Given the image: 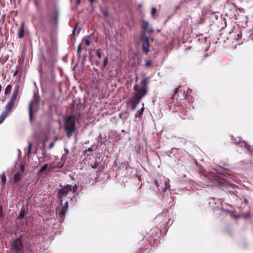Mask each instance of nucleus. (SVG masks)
<instances>
[{
	"instance_id": "nucleus-1",
	"label": "nucleus",
	"mask_w": 253,
	"mask_h": 253,
	"mask_svg": "<svg viewBox=\"0 0 253 253\" xmlns=\"http://www.w3.org/2000/svg\"><path fill=\"white\" fill-rule=\"evenodd\" d=\"M140 40L142 42L143 52L147 55L149 52V38L146 34V33L142 32L140 34Z\"/></svg>"
},
{
	"instance_id": "nucleus-2",
	"label": "nucleus",
	"mask_w": 253,
	"mask_h": 253,
	"mask_svg": "<svg viewBox=\"0 0 253 253\" xmlns=\"http://www.w3.org/2000/svg\"><path fill=\"white\" fill-rule=\"evenodd\" d=\"M77 188L76 186H72L71 185H67L63 187L62 189L59 190L58 192V197L62 201V199L66 197V196L71 193L72 190L74 191Z\"/></svg>"
},
{
	"instance_id": "nucleus-3",
	"label": "nucleus",
	"mask_w": 253,
	"mask_h": 253,
	"mask_svg": "<svg viewBox=\"0 0 253 253\" xmlns=\"http://www.w3.org/2000/svg\"><path fill=\"white\" fill-rule=\"evenodd\" d=\"M12 248L16 253H21L23 249L24 246L21 237L13 240L12 243Z\"/></svg>"
},
{
	"instance_id": "nucleus-4",
	"label": "nucleus",
	"mask_w": 253,
	"mask_h": 253,
	"mask_svg": "<svg viewBox=\"0 0 253 253\" xmlns=\"http://www.w3.org/2000/svg\"><path fill=\"white\" fill-rule=\"evenodd\" d=\"M134 90L135 91V93L134 94V98H137L136 95L138 97H140L142 95V98L147 93V90L144 88L138 87L137 85L135 84L133 87Z\"/></svg>"
},
{
	"instance_id": "nucleus-5",
	"label": "nucleus",
	"mask_w": 253,
	"mask_h": 253,
	"mask_svg": "<svg viewBox=\"0 0 253 253\" xmlns=\"http://www.w3.org/2000/svg\"><path fill=\"white\" fill-rule=\"evenodd\" d=\"M40 101V98L39 96H35L34 100L30 102L29 104V114H30V121L31 122L33 119V111L32 106L33 105H38Z\"/></svg>"
},
{
	"instance_id": "nucleus-6",
	"label": "nucleus",
	"mask_w": 253,
	"mask_h": 253,
	"mask_svg": "<svg viewBox=\"0 0 253 253\" xmlns=\"http://www.w3.org/2000/svg\"><path fill=\"white\" fill-rule=\"evenodd\" d=\"M71 119V117H69L66 121L65 126V130H66V128H68V130H70L73 127H74V130H75V126L76 124L74 122H70Z\"/></svg>"
},
{
	"instance_id": "nucleus-7",
	"label": "nucleus",
	"mask_w": 253,
	"mask_h": 253,
	"mask_svg": "<svg viewBox=\"0 0 253 253\" xmlns=\"http://www.w3.org/2000/svg\"><path fill=\"white\" fill-rule=\"evenodd\" d=\"M25 34V31H24V23L22 22L19 29L18 31V38L19 39H22L24 37Z\"/></svg>"
},
{
	"instance_id": "nucleus-8",
	"label": "nucleus",
	"mask_w": 253,
	"mask_h": 253,
	"mask_svg": "<svg viewBox=\"0 0 253 253\" xmlns=\"http://www.w3.org/2000/svg\"><path fill=\"white\" fill-rule=\"evenodd\" d=\"M10 112V111H7L5 109V111L3 112L0 116V123H2L3 122Z\"/></svg>"
},
{
	"instance_id": "nucleus-9",
	"label": "nucleus",
	"mask_w": 253,
	"mask_h": 253,
	"mask_svg": "<svg viewBox=\"0 0 253 253\" xmlns=\"http://www.w3.org/2000/svg\"><path fill=\"white\" fill-rule=\"evenodd\" d=\"M136 96H137V98H134V99L135 100V102L132 106V109L133 110H135L136 108L137 105L140 103V102L142 99V96L140 97H139V98L138 97V95H136Z\"/></svg>"
},
{
	"instance_id": "nucleus-10",
	"label": "nucleus",
	"mask_w": 253,
	"mask_h": 253,
	"mask_svg": "<svg viewBox=\"0 0 253 253\" xmlns=\"http://www.w3.org/2000/svg\"><path fill=\"white\" fill-rule=\"evenodd\" d=\"M13 105L14 102L9 100L6 104V105H5V109H6L7 111H10Z\"/></svg>"
},
{
	"instance_id": "nucleus-11",
	"label": "nucleus",
	"mask_w": 253,
	"mask_h": 253,
	"mask_svg": "<svg viewBox=\"0 0 253 253\" xmlns=\"http://www.w3.org/2000/svg\"><path fill=\"white\" fill-rule=\"evenodd\" d=\"M27 214V212L24 210L22 209L20 213L17 217L18 219H23L24 218L25 216Z\"/></svg>"
},
{
	"instance_id": "nucleus-12",
	"label": "nucleus",
	"mask_w": 253,
	"mask_h": 253,
	"mask_svg": "<svg viewBox=\"0 0 253 253\" xmlns=\"http://www.w3.org/2000/svg\"><path fill=\"white\" fill-rule=\"evenodd\" d=\"M58 16L59 13L57 10H56L55 15L53 16L52 18L55 25H57L58 23Z\"/></svg>"
},
{
	"instance_id": "nucleus-13",
	"label": "nucleus",
	"mask_w": 253,
	"mask_h": 253,
	"mask_svg": "<svg viewBox=\"0 0 253 253\" xmlns=\"http://www.w3.org/2000/svg\"><path fill=\"white\" fill-rule=\"evenodd\" d=\"M19 91V86L18 85H15L14 90L13 91L12 96L17 97Z\"/></svg>"
},
{
	"instance_id": "nucleus-14",
	"label": "nucleus",
	"mask_w": 253,
	"mask_h": 253,
	"mask_svg": "<svg viewBox=\"0 0 253 253\" xmlns=\"http://www.w3.org/2000/svg\"><path fill=\"white\" fill-rule=\"evenodd\" d=\"M66 134L68 138H70L72 135L74 131V127H73L72 128H71L70 130H68V128L66 129Z\"/></svg>"
},
{
	"instance_id": "nucleus-15",
	"label": "nucleus",
	"mask_w": 253,
	"mask_h": 253,
	"mask_svg": "<svg viewBox=\"0 0 253 253\" xmlns=\"http://www.w3.org/2000/svg\"><path fill=\"white\" fill-rule=\"evenodd\" d=\"M143 24L142 25V28L144 30H146L149 25V22L147 21H145L144 20H142Z\"/></svg>"
},
{
	"instance_id": "nucleus-16",
	"label": "nucleus",
	"mask_w": 253,
	"mask_h": 253,
	"mask_svg": "<svg viewBox=\"0 0 253 253\" xmlns=\"http://www.w3.org/2000/svg\"><path fill=\"white\" fill-rule=\"evenodd\" d=\"M142 105H143V107L135 114V118L140 117L142 115V114H143V111H144V104L143 103Z\"/></svg>"
},
{
	"instance_id": "nucleus-17",
	"label": "nucleus",
	"mask_w": 253,
	"mask_h": 253,
	"mask_svg": "<svg viewBox=\"0 0 253 253\" xmlns=\"http://www.w3.org/2000/svg\"><path fill=\"white\" fill-rule=\"evenodd\" d=\"M141 84L142 85V87L141 88H144L147 89V86L148 84L147 80L146 78H143L141 81Z\"/></svg>"
},
{
	"instance_id": "nucleus-18",
	"label": "nucleus",
	"mask_w": 253,
	"mask_h": 253,
	"mask_svg": "<svg viewBox=\"0 0 253 253\" xmlns=\"http://www.w3.org/2000/svg\"><path fill=\"white\" fill-rule=\"evenodd\" d=\"M21 174H20V173L19 172H17L14 175V180H15V181H19L21 179Z\"/></svg>"
},
{
	"instance_id": "nucleus-19",
	"label": "nucleus",
	"mask_w": 253,
	"mask_h": 253,
	"mask_svg": "<svg viewBox=\"0 0 253 253\" xmlns=\"http://www.w3.org/2000/svg\"><path fill=\"white\" fill-rule=\"evenodd\" d=\"M82 50V44L80 43L79 44L78 48H77V55L80 58L81 57V51Z\"/></svg>"
},
{
	"instance_id": "nucleus-20",
	"label": "nucleus",
	"mask_w": 253,
	"mask_h": 253,
	"mask_svg": "<svg viewBox=\"0 0 253 253\" xmlns=\"http://www.w3.org/2000/svg\"><path fill=\"white\" fill-rule=\"evenodd\" d=\"M32 143L29 142L28 143V152H27V155H29L30 153H31V150L32 147Z\"/></svg>"
},
{
	"instance_id": "nucleus-21",
	"label": "nucleus",
	"mask_w": 253,
	"mask_h": 253,
	"mask_svg": "<svg viewBox=\"0 0 253 253\" xmlns=\"http://www.w3.org/2000/svg\"><path fill=\"white\" fill-rule=\"evenodd\" d=\"M48 167V165L47 164H44L42 168L41 169L39 170V172L41 173V172H43V171H44L45 169H46Z\"/></svg>"
},
{
	"instance_id": "nucleus-22",
	"label": "nucleus",
	"mask_w": 253,
	"mask_h": 253,
	"mask_svg": "<svg viewBox=\"0 0 253 253\" xmlns=\"http://www.w3.org/2000/svg\"><path fill=\"white\" fill-rule=\"evenodd\" d=\"M107 63H108V58L107 57H106L104 59V61H103V65L101 67V68L102 69H103L104 68H105V67L106 66V65L107 64Z\"/></svg>"
},
{
	"instance_id": "nucleus-23",
	"label": "nucleus",
	"mask_w": 253,
	"mask_h": 253,
	"mask_svg": "<svg viewBox=\"0 0 253 253\" xmlns=\"http://www.w3.org/2000/svg\"><path fill=\"white\" fill-rule=\"evenodd\" d=\"M65 213L64 211H61L59 213V217L61 218H64L65 216Z\"/></svg>"
},
{
	"instance_id": "nucleus-24",
	"label": "nucleus",
	"mask_w": 253,
	"mask_h": 253,
	"mask_svg": "<svg viewBox=\"0 0 253 253\" xmlns=\"http://www.w3.org/2000/svg\"><path fill=\"white\" fill-rule=\"evenodd\" d=\"M152 63L151 61H150V60H147L146 61V65H145L146 67H147V68L149 67V66H150L151 65Z\"/></svg>"
},
{
	"instance_id": "nucleus-25",
	"label": "nucleus",
	"mask_w": 253,
	"mask_h": 253,
	"mask_svg": "<svg viewBox=\"0 0 253 253\" xmlns=\"http://www.w3.org/2000/svg\"><path fill=\"white\" fill-rule=\"evenodd\" d=\"M5 181H6V177L5 176L4 173H3L2 174V175H1V181H2V183H5Z\"/></svg>"
},
{
	"instance_id": "nucleus-26",
	"label": "nucleus",
	"mask_w": 253,
	"mask_h": 253,
	"mask_svg": "<svg viewBox=\"0 0 253 253\" xmlns=\"http://www.w3.org/2000/svg\"><path fill=\"white\" fill-rule=\"evenodd\" d=\"M11 88V86L10 85V84H8V85H7V86L5 88V93H7V92L9 90H10Z\"/></svg>"
},
{
	"instance_id": "nucleus-27",
	"label": "nucleus",
	"mask_w": 253,
	"mask_h": 253,
	"mask_svg": "<svg viewBox=\"0 0 253 253\" xmlns=\"http://www.w3.org/2000/svg\"><path fill=\"white\" fill-rule=\"evenodd\" d=\"M156 8L155 7H153L151 9V14L152 16H154L156 12Z\"/></svg>"
},
{
	"instance_id": "nucleus-28",
	"label": "nucleus",
	"mask_w": 253,
	"mask_h": 253,
	"mask_svg": "<svg viewBox=\"0 0 253 253\" xmlns=\"http://www.w3.org/2000/svg\"><path fill=\"white\" fill-rule=\"evenodd\" d=\"M55 143V141H52V142H51L50 143V145H49V147H48V148H49V149H52V148L53 147V146H54Z\"/></svg>"
},
{
	"instance_id": "nucleus-29",
	"label": "nucleus",
	"mask_w": 253,
	"mask_h": 253,
	"mask_svg": "<svg viewBox=\"0 0 253 253\" xmlns=\"http://www.w3.org/2000/svg\"><path fill=\"white\" fill-rule=\"evenodd\" d=\"M83 40L84 41L85 44L86 45H89L90 44V42L87 40V39H83Z\"/></svg>"
},
{
	"instance_id": "nucleus-30",
	"label": "nucleus",
	"mask_w": 253,
	"mask_h": 253,
	"mask_svg": "<svg viewBox=\"0 0 253 253\" xmlns=\"http://www.w3.org/2000/svg\"><path fill=\"white\" fill-rule=\"evenodd\" d=\"M96 55H97V56L99 58H101V52L99 51V50H97L96 51Z\"/></svg>"
},
{
	"instance_id": "nucleus-31",
	"label": "nucleus",
	"mask_w": 253,
	"mask_h": 253,
	"mask_svg": "<svg viewBox=\"0 0 253 253\" xmlns=\"http://www.w3.org/2000/svg\"><path fill=\"white\" fill-rule=\"evenodd\" d=\"M16 98H17V97L12 95L10 98V100L14 102V101L16 99Z\"/></svg>"
},
{
	"instance_id": "nucleus-32",
	"label": "nucleus",
	"mask_w": 253,
	"mask_h": 253,
	"mask_svg": "<svg viewBox=\"0 0 253 253\" xmlns=\"http://www.w3.org/2000/svg\"><path fill=\"white\" fill-rule=\"evenodd\" d=\"M99 165V163L97 162L94 163L93 166H92L93 169H96Z\"/></svg>"
},
{
	"instance_id": "nucleus-33",
	"label": "nucleus",
	"mask_w": 253,
	"mask_h": 253,
	"mask_svg": "<svg viewBox=\"0 0 253 253\" xmlns=\"http://www.w3.org/2000/svg\"><path fill=\"white\" fill-rule=\"evenodd\" d=\"M67 209H68V207L67 206H64V207H63L61 211H64L65 212H66Z\"/></svg>"
},
{
	"instance_id": "nucleus-34",
	"label": "nucleus",
	"mask_w": 253,
	"mask_h": 253,
	"mask_svg": "<svg viewBox=\"0 0 253 253\" xmlns=\"http://www.w3.org/2000/svg\"><path fill=\"white\" fill-rule=\"evenodd\" d=\"M243 144L244 145L246 149H248L249 148V146L247 145L245 142H243Z\"/></svg>"
},
{
	"instance_id": "nucleus-35",
	"label": "nucleus",
	"mask_w": 253,
	"mask_h": 253,
	"mask_svg": "<svg viewBox=\"0 0 253 253\" xmlns=\"http://www.w3.org/2000/svg\"><path fill=\"white\" fill-rule=\"evenodd\" d=\"M102 13L105 16H107L108 15V13L106 10L102 11Z\"/></svg>"
},
{
	"instance_id": "nucleus-36",
	"label": "nucleus",
	"mask_w": 253,
	"mask_h": 253,
	"mask_svg": "<svg viewBox=\"0 0 253 253\" xmlns=\"http://www.w3.org/2000/svg\"><path fill=\"white\" fill-rule=\"evenodd\" d=\"M64 150H65V154H66V155H67V154H69V150H68V148H64Z\"/></svg>"
},
{
	"instance_id": "nucleus-37",
	"label": "nucleus",
	"mask_w": 253,
	"mask_h": 253,
	"mask_svg": "<svg viewBox=\"0 0 253 253\" xmlns=\"http://www.w3.org/2000/svg\"><path fill=\"white\" fill-rule=\"evenodd\" d=\"M46 155V151L45 150H43L42 152V155H43L44 157H45Z\"/></svg>"
},
{
	"instance_id": "nucleus-38",
	"label": "nucleus",
	"mask_w": 253,
	"mask_h": 253,
	"mask_svg": "<svg viewBox=\"0 0 253 253\" xmlns=\"http://www.w3.org/2000/svg\"><path fill=\"white\" fill-rule=\"evenodd\" d=\"M93 151V149L92 147H89L87 149L88 152H92Z\"/></svg>"
},
{
	"instance_id": "nucleus-39",
	"label": "nucleus",
	"mask_w": 253,
	"mask_h": 253,
	"mask_svg": "<svg viewBox=\"0 0 253 253\" xmlns=\"http://www.w3.org/2000/svg\"><path fill=\"white\" fill-rule=\"evenodd\" d=\"M20 169L22 171H23L24 170V166L23 165H21Z\"/></svg>"
},
{
	"instance_id": "nucleus-40",
	"label": "nucleus",
	"mask_w": 253,
	"mask_h": 253,
	"mask_svg": "<svg viewBox=\"0 0 253 253\" xmlns=\"http://www.w3.org/2000/svg\"><path fill=\"white\" fill-rule=\"evenodd\" d=\"M148 32L149 33L153 32H154V30H153V29H152L150 28V29L148 30Z\"/></svg>"
},
{
	"instance_id": "nucleus-41",
	"label": "nucleus",
	"mask_w": 253,
	"mask_h": 253,
	"mask_svg": "<svg viewBox=\"0 0 253 253\" xmlns=\"http://www.w3.org/2000/svg\"><path fill=\"white\" fill-rule=\"evenodd\" d=\"M77 3L79 5L81 3V0H77Z\"/></svg>"
},
{
	"instance_id": "nucleus-42",
	"label": "nucleus",
	"mask_w": 253,
	"mask_h": 253,
	"mask_svg": "<svg viewBox=\"0 0 253 253\" xmlns=\"http://www.w3.org/2000/svg\"><path fill=\"white\" fill-rule=\"evenodd\" d=\"M155 183L157 184V186H159V184L158 183V181L157 180H155Z\"/></svg>"
},
{
	"instance_id": "nucleus-43",
	"label": "nucleus",
	"mask_w": 253,
	"mask_h": 253,
	"mask_svg": "<svg viewBox=\"0 0 253 253\" xmlns=\"http://www.w3.org/2000/svg\"><path fill=\"white\" fill-rule=\"evenodd\" d=\"M58 137H55L54 140V141H55V142H56V141L58 140Z\"/></svg>"
},
{
	"instance_id": "nucleus-44",
	"label": "nucleus",
	"mask_w": 253,
	"mask_h": 253,
	"mask_svg": "<svg viewBox=\"0 0 253 253\" xmlns=\"http://www.w3.org/2000/svg\"><path fill=\"white\" fill-rule=\"evenodd\" d=\"M64 206H67L68 207V202H66Z\"/></svg>"
},
{
	"instance_id": "nucleus-45",
	"label": "nucleus",
	"mask_w": 253,
	"mask_h": 253,
	"mask_svg": "<svg viewBox=\"0 0 253 253\" xmlns=\"http://www.w3.org/2000/svg\"><path fill=\"white\" fill-rule=\"evenodd\" d=\"M76 30V28H75L73 30V34H74V32Z\"/></svg>"
},
{
	"instance_id": "nucleus-46",
	"label": "nucleus",
	"mask_w": 253,
	"mask_h": 253,
	"mask_svg": "<svg viewBox=\"0 0 253 253\" xmlns=\"http://www.w3.org/2000/svg\"><path fill=\"white\" fill-rule=\"evenodd\" d=\"M1 85L0 84V92H1Z\"/></svg>"
},
{
	"instance_id": "nucleus-47",
	"label": "nucleus",
	"mask_w": 253,
	"mask_h": 253,
	"mask_svg": "<svg viewBox=\"0 0 253 253\" xmlns=\"http://www.w3.org/2000/svg\"><path fill=\"white\" fill-rule=\"evenodd\" d=\"M90 2H93L94 1V0H89Z\"/></svg>"
},
{
	"instance_id": "nucleus-48",
	"label": "nucleus",
	"mask_w": 253,
	"mask_h": 253,
	"mask_svg": "<svg viewBox=\"0 0 253 253\" xmlns=\"http://www.w3.org/2000/svg\"><path fill=\"white\" fill-rule=\"evenodd\" d=\"M151 40H152V41L154 40V39H153V38H151Z\"/></svg>"
},
{
	"instance_id": "nucleus-49",
	"label": "nucleus",
	"mask_w": 253,
	"mask_h": 253,
	"mask_svg": "<svg viewBox=\"0 0 253 253\" xmlns=\"http://www.w3.org/2000/svg\"><path fill=\"white\" fill-rule=\"evenodd\" d=\"M224 166L225 167V168L226 169L225 165H224Z\"/></svg>"
},
{
	"instance_id": "nucleus-50",
	"label": "nucleus",
	"mask_w": 253,
	"mask_h": 253,
	"mask_svg": "<svg viewBox=\"0 0 253 253\" xmlns=\"http://www.w3.org/2000/svg\"><path fill=\"white\" fill-rule=\"evenodd\" d=\"M1 211V208H0V211Z\"/></svg>"
}]
</instances>
